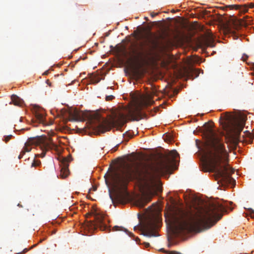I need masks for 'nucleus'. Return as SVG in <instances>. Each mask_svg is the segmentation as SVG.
<instances>
[{
  "instance_id": "nucleus-1",
  "label": "nucleus",
  "mask_w": 254,
  "mask_h": 254,
  "mask_svg": "<svg viewBox=\"0 0 254 254\" xmlns=\"http://www.w3.org/2000/svg\"><path fill=\"white\" fill-rule=\"evenodd\" d=\"M179 155L177 151L173 150L155 164L142 163L133 167L127 164L125 165L119 173L113 171L110 175V178L116 198L120 201L127 196V188L129 182L136 180L147 190L144 197L136 202L139 208L144 207L151 201L155 193L153 189L156 185L157 175L169 172L175 158Z\"/></svg>"
},
{
  "instance_id": "nucleus-2",
  "label": "nucleus",
  "mask_w": 254,
  "mask_h": 254,
  "mask_svg": "<svg viewBox=\"0 0 254 254\" xmlns=\"http://www.w3.org/2000/svg\"><path fill=\"white\" fill-rule=\"evenodd\" d=\"M153 96V93L140 96L136 99L135 106L133 109L129 110L128 115L120 113L116 115L115 119L111 121L102 117L99 113L80 112L76 109L69 111L68 114L72 120L87 121L86 123L87 128H85V133L88 132L87 129L92 130L96 133H103L109 130L111 125L123 126L127 122V119L138 121L143 119L146 115L142 113L141 110L144 107L152 105L154 103Z\"/></svg>"
},
{
  "instance_id": "nucleus-3",
  "label": "nucleus",
  "mask_w": 254,
  "mask_h": 254,
  "mask_svg": "<svg viewBox=\"0 0 254 254\" xmlns=\"http://www.w3.org/2000/svg\"><path fill=\"white\" fill-rule=\"evenodd\" d=\"M225 207L219 202H211L198 208L195 214L177 208L172 215V223L176 233L200 232L208 229L221 219Z\"/></svg>"
},
{
  "instance_id": "nucleus-4",
  "label": "nucleus",
  "mask_w": 254,
  "mask_h": 254,
  "mask_svg": "<svg viewBox=\"0 0 254 254\" xmlns=\"http://www.w3.org/2000/svg\"><path fill=\"white\" fill-rule=\"evenodd\" d=\"M201 130L205 139L203 171L214 173L216 179L221 178L226 182L230 181L232 179L230 175L234 170L226 164L229 154L224 143L210 125L205 124Z\"/></svg>"
},
{
  "instance_id": "nucleus-5",
  "label": "nucleus",
  "mask_w": 254,
  "mask_h": 254,
  "mask_svg": "<svg viewBox=\"0 0 254 254\" xmlns=\"http://www.w3.org/2000/svg\"><path fill=\"white\" fill-rule=\"evenodd\" d=\"M170 31V29L167 27L162 30L159 35L149 32L145 41L141 44V48L139 51L133 48L134 44H132L130 48V52H127L125 47L122 49H120L119 51L122 53L125 58H129L130 61L136 60L144 54L151 55L161 48L165 44L170 43L177 38L176 34L171 36Z\"/></svg>"
},
{
  "instance_id": "nucleus-6",
  "label": "nucleus",
  "mask_w": 254,
  "mask_h": 254,
  "mask_svg": "<svg viewBox=\"0 0 254 254\" xmlns=\"http://www.w3.org/2000/svg\"><path fill=\"white\" fill-rule=\"evenodd\" d=\"M32 146H38L42 151L41 154L36 155V156L40 157H44L47 150L50 149L56 150L58 148V146L51 139L46 141L40 137L30 138L25 143L24 146L18 156V159H21L26 152H30L32 149Z\"/></svg>"
},
{
  "instance_id": "nucleus-7",
  "label": "nucleus",
  "mask_w": 254,
  "mask_h": 254,
  "mask_svg": "<svg viewBox=\"0 0 254 254\" xmlns=\"http://www.w3.org/2000/svg\"><path fill=\"white\" fill-rule=\"evenodd\" d=\"M220 120L224 129L229 132L237 129V131L240 133L245 126L243 121L238 122L235 116L227 112L221 115Z\"/></svg>"
},
{
  "instance_id": "nucleus-8",
  "label": "nucleus",
  "mask_w": 254,
  "mask_h": 254,
  "mask_svg": "<svg viewBox=\"0 0 254 254\" xmlns=\"http://www.w3.org/2000/svg\"><path fill=\"white\" fill-rule=\"evenodd\" d=\"M87 215L90 216L93 215L94 220H90L87 224V226L90 229H96L99 228L101 231H107L109 230L104 214L97 211L89 213Z\"/></svg>"
},
{
  "instance_id": "nucleus-9",
  "label": "nucleus",
  "mask_w": 254,
  "mask_h": 254,
  "mask_svg": "<svg viewBox=\"0 0 254 254\" xmlns=\"http://www.w3.org/2000/svg\"><path fill=\"white\" fill-rule=\"evenodd\" d=\"M157 227V225L155 221L150 219L140 226V230L141 231V234L145 236L157 237L159 235L156 232Z\"/></svg>"
},
{
  "instance_id": "nucleus-10",
  "label": "nucleus",
  "mask_w": 254,
  "mask_h": 254,
  "mask_svg": "<svg viewBox=\"0 0 254 254\" xmlns=\"http://www.w3.org/2000/svg\"><path fill=\"white\" fill-rule=\"evenodd\" d=\"M71 157L63 158L61 161V172L60 176L63 179L66 178L69 175V162L71 161Z\"/></svg>"
},
{
  "instance_id": "nucleus-11",
  "label": "nucleus",
  "mask_w": 254,
  "mask_h": 254,
  "mask_svg": "<svg viewBox=\"0 0 254 254\" xmlns=\"http://www.w3.org/2000/svg\"><path fill=\"white\" fill-rule=\"evenodd\" d=\"M11 101L14 105L20 107L22 106L24 104L23 100L16 95H12L11 96Z\"/></svg>"
},
{
  "instance_id": "nucleus-12",
  "label": "nucleus",
  "mask_w": 254,
  "mask_h": 254,
  "mask_svg": "<svg viewBox=\"0 0 254 254\" xmlns=\"http://www.w3.org/2000/svg\"><path fill=\"white\" fill-rule=\"evenodd\" d=\"M231 7L232 8H235L236 9H240V11L243 12H247L248 9L246 6H242L240 5H230L227 6Z\"/></svg>"
},
{
  "instance_id": "nucleus-13",
  "label": "nucleus",
  "mask_w": 254,
  "mask_h": 254,
  "mask_svg": "<svg viewBox=\"0 0 254 254\" xmlns=\"http://www.w3.org/2000/svg\"><path fill=\"white\" fill-rule=\"evenodd\" d=\"M35 116L39 122H42L44 121L45 118V115L44 113L37 112L36 113Z\"/></svg>"
},
{
  "instance_id": "nucleus-14",
  "label": "nucleus",
  "mask_w": 254,
  "mask_h": 254,
  "mask_svg": "<svg viewBox=\"0 0 254 254\" xmlns=\"http://www.w3.org/2000/svg\"><path fill=\"white\" fill-rule=\"evenodd\" d=\"M205 42L207 46L212 47L214 46V42L209 38L206 39Z\"/></svg>"
},
{
  "instance_id": "nucleus-15",
  "label": "nucleus",
  "mask_w": 254,
  "mask_h": 254,
  "mask_svg": "<svg viewBox=\"0 0 254 254\" xmlns=\"http://www.w3.org/2000/svg\"><path fill=\"white\" fill-rule=\"evenodd\" d=\"M113 229L114 231H125L127 233H128V234L129 233V232H128V231L127 229H126L125 228H124V227H119L118 226H115L113 227Z\"/></svg>"
},
{
  "instance_id": "nucleus-16",
  "label": "nucleus",
  "mask_w": 254,
  "mask_h": 254,
  "mask_svg": "<svg viewBox=\"0 0 254 254\" xmlns=\"http://www.w3.org/2000/svg\"><path fill=\"white\" fill-rule=\"evenodd\" d=\"M40 164L41 162L40 161L34 160L32 163L31 167L38 166L40 165Z\"/></svg>"
},
{
  "instance_id": "nucleus-17",
  "label": "nucleus",
  "mask_w": 254,
  "mask_h": 254,
  "mask_svg": "<svg viewBox=\"0 0 254 254\" xmlns=\"http://www.w3.org/2000/svg\"><path fill=\"white\" fill-rule=\"evenodd\" d=\"M13 136L12 135H9L7 136H4V138L3 139V140L6 143Z\"/></svg>"
},
{
  "instance_id": "nucleus-18",
  "label": "nucleus",
  "mask_w": 254,
  "mask_h": 254,
  "mask_svg": "<svg viewBox=\"0 0 254 254\" xmlns=\"http://www.w3.org/2000/svg\"><path fill=\"white\" fill-rule=\"evenodd\" d=\"M248 211L251 218H254V210L252 208H248Z\"/></svg>"
},
{
  "instance_id": "nucleus-19",
  "label": "nucleus",
  "mask_w": 254,
  "mask_h": 254,
  "mask_svg": "<svg viewBox=\"0 0 254 254\" xmlns=\"http://www.w3.org/2000/svg\"><path fill=\"white\" fill-rule=\"evenodd\" d=\"M190 72H192V73H194V74H195V77L198 76L199 72L197 69H190Z\"/></svg>"
},
{
  "instance_id": "nucleus-20",
  "label": "nucleus",
  "mask_w": 254,
  "mask_h": 254,
  "mask_svg": "<svg viewBox=\"0 0 254 254\" xmlns=\"http://www.w3.org/2000/svg\"><path fill=\"white\" fill-rule=\"evenodd\" d=\"M114 98V96L113 95H109L106 97V101H110Z\"/></svg>"
},
{
  "instance_id": "nucleus-21",
  "label": "nucleus",
  "mask_w": 254,
  "mask_h": 254,
  "mask_svg": "<svg viewBox=\"0 0 254 254\" xmlns=\"http://www.w3.org/2000/svg\"><path fill=\"white\" fill-rule=\"evenodd\" d=\"M158 14V13H155L154 12H152L151 13V16L153 17L154 16H155L156 15H157Z\"/></svg>"
},
{
  "instance_id": "nucleus-22",
  "label": "nucleus",
  "mask_w": 254,
  "mask_h": 254,
  "mask_svg": "<svg viewBox=\"0 0 254 254\" xmlns=\"http://www.w3.org/2000/svg\"><path fill=\"white\" fill-rule=\"evenodd\" d=\"M249 5L250 8H254V3H250Z\"/></svg>"
},
{
  "instance_id": "nucleus-23",
  "label": "nucleus",
  "mask_w": 254,
  "mask_h": 254,
  "mask_svg": "<svg viewBox=\"0 0 254 254\" xmlns=\"http://www.w3.org/2000/svg\"><path fill=\"white\" fill-rule=\"evenodd\" d=\"M172 254H182L180 252H176V251H173L171 252Z\"/></svg>"
},
{
  "instance_id": "nucleus-24",
  "label": "nucleus",
  "mask_w": 254,
  "mask_h": 254,
  "mask_svg": "<svg viewBox=\"0 0 254 254\" xmlns=\"http://www.w3.org/2000/svg\"><path fill=\"white\" fill-rule=\"evenodd\" d=\"M144 245L146 247H149L150 246V244L148 243H145Z\"/></svg>"
},
{
  "instance_id": "nucleus-25",
  "label": "nucleus",
  "mask_w": 254,
  "mask_h": 254,
  "mask_svg": "<svg viewBox=\"0 0 254 254\" xmlns=\"http://www.w3.org/2000/svg\"><path fill=\"white\" fill-rule=\"evenodd\" d=\"M28 251H29V250L26 248L23 250L22 253H25L27 252Z\"/></svg>"
},
{
  "instance_id": "nucleus-26",
  "label": "nucleus",
  "mask_w": 254,
  "mask_h": 254,
  "mask_svg": "<svg viewBox=\"0 0 254 254\" xmlns=\"http://www.w3.org/2000/svg\"><path fill=\"white\" fill-rule=\"evenodd\" d=\"M227 30H228V32H232V33L233 32L232 31V30H231L230 28H229V27H227Z\"/></svg>"
},
{
  "instance_id": "nucleus-27",
  "label": "nucleus",
  "mask_w": 254,
  "mask_h": 254,
  "mask_svg": "<svg viewBox=\"0 0 254 254\" xmlns=\"http://www.w3.org/2000/svg\"><path fill=\"white\" fill-rule=\"evenodd\" d=\"M137 227H137V226H134V230H136L137 229Z\"/></svg>"
},
{
  "instance_id": "nucleus-28",
  "label": "nucleus",
  "mask_w": 254,
  "mask_h": 254,
  "mask_svg": "<svg viewBox=\"0 0 254 254\" xmlns=\"http://www.w3.org/2000/svg\"><path fill=\"white\" fill-rule=\"evenodd\" d=\"M100 79H97V80H96V81H95V82H96V83H98V82H99L100 81Z\"/></svg>"
},
{
  "instance_id": "nucleus-29",
  "label": "nucleus",
  "mask_w": 254,
  "mask_h": 254,
  "mask_svg": "<svg viewBox=\"0 0 254 254\" xmlns=\"http://www.w3.org/2000/svg\"><path fill=\"white\" fill-rule=\"evenodd\" d=\"M48 71H46V72H45V74H48Z\"/></svg>"
},
{
  "instance_id": "nucleus-30",
  "label": "nucleus",
  "mask_w": 254,
  "mask_h": 254,
  "mask_svg": "<svg viewBox=\"0 0 254 254\" xmlns=\"http://www.w3.org/2000/svg\"><path fill=\"white\" fill-rule=\"evenodd\" d=\"M106 183L107 184H108V181L106 180Z\"/></svg>"
},
{
  "instance_id": "nucleus-31",
  "label": "nucleus",
  "mask_w": 254,
  "mask_h": 254,
  "mask_svg": "<svg viewBox=\"0 0 254 254\" xmlns=\"http://www.w3.org/2000/svg\"><path fill=\"white\" fill-rule=\"evenodd\" d=\"M139 240V238H136V240Z\"/></svg>"
},
{
  "instance_id": "nucleus-32",
  "label": "nucleus",
  "mask_w": 254,
  "mask_h": 254,
  "mask_svg": "<svg viewBox=\"0 0 254 254\" xmlns=\"http://www.w3.org/2000/svg\"><path fill=\"white\" fill-rule=\"evenodd\" d=\"M110 197L112 199V196L110 195Z\"/></svg>"
}]
</instances>
